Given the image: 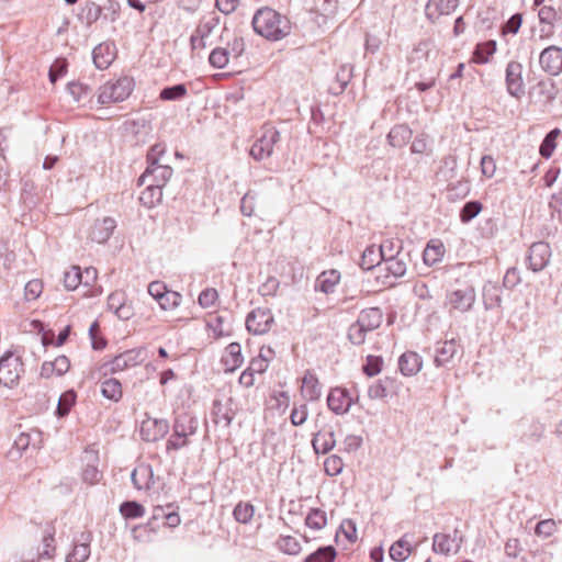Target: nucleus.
Here are the masks:
<instances>
[{"mask_svg":"<svg viewBox=\"0 0 562 562\" xmlns=\"http://www.w3.org/2000/svg\"><path fill=\"white\" fill-rule=\"evenodd\" d=\"M251 23L257 34L270 41H280L291 32L290 20L271 8L257 10Z\"/></svg>","mask_w":562,"mask_h":562,"instance_id":"obj_1","label":"nucleus"},{"mask_svg":"<svg viewBox=\"0 0 562 562\" xmlns=\"http://www.w3.org/2000/svg\"><path fill=\"white\" fill-rule=\"evenodd\" d=\"M475 299V289L469 282H463L459 286L449 290L446 295V306L449 315L470 312L474 306Z\"/></svg>","mask_w":562,"mask_h":562,"instance_id":"obj_2","label":"nucleus"},{"mask_svg":"<svg viewBox=\"0 0 562 562\" xmlns=\"http://www.w3.org/2000/svg\"><path fill=\"white\" fill-rule=\"evenodd\" d=\"M24 373V363L19 356L7 351L0 357V384L5 387L15 386Z\"/></svg>","mask_w":562,"mask_h":562,"instance_id":"obj_3","label":"nucleus"},{"mask_svg":"<svg viewBox=\"0 0 562 562\" xmlns=\"http://www.w3.org/2000/svg\"><path fill=\"white\" fill-rule=\"evenodd\" d=\"M133 90V79L130 77H121L113 82H106L101 87L98 95L100 104L124 101Z\"/></svg>","mask_w":562,"mask_h":562,"instance_id":"obj_4","label":"nucleus"},{"mask_svg":"<svg viewBox=\"0 0 562 562\" xmlns=\"http://www.w3.org/2000/svg\"><path fill=\"white\" fill-rule=\"evenodd\" d=\"M280 140V132L274 127L266 128L261 137L258 138L250 148V156L260 161L270 157L274 145Z\"/></svg>","mask_w":562,"mask_h":562,"instance_id":"obj_5","label":"nucleus"},{"mask_svg":"<svg viewBox=\"0 0 562 562\" xmlns=\"http://www.w3.org/2000/svg\"><path fill=\"white\" fill-rule=\"evenodd\" d=\"M273 324L274 317L268 307H257L246 317L247 330L254 335L268 333Z\"/></svg>","mask_w":562,"mask_h":562,"instance_id":"obj_6","label":"nucleus"},{"mask_svg":"<svg viewBox=\"0 0 562 562\" xmlns=\"http://www.w3.org/2000/svg\"><path fill=\"white\" fill-rule=\"evenodd\" d=\"M522 70V65L516 60L509 61L505 70L506 90L509 95L517 99H520L526 92Z\"/></svg>","mask_w":562,"mask_h":562,"instance_id":"obj_7","label":"nucleus"},{"mask_svg":"<svg viewBox=\"0 0 562 562\" xmlns=\"http://www.w3.org/2000/svg\"><path fill=\"white\" fill-rule=\"evenodd\" d=\"M552 256L551 247L546 241L533 243L529 249L526 261L528 268L533 272L542 271L549 263Z\"/></svg>","mask_w":562,"mask_h":562,"instance_id":"obj_8","label":"nucleus"},{"mask_svg":"<svg viewBox=\"0 0 562 562\" xmlns=\"http://www.w3.org/2000/svg\"><path fill=\"white\" fill-rule=\"evenodd\" d=\"M541 69L550 76L562 72V48L555 45L546 47L539 55Z\"/></svg>","mask_w":562,"mask_h":562,"instance_id":"obj_9","label":"nucleus"},{"mask_svg":"<svg viewBox=\"0 0 562 562\" xmlns=\"http://www.w3.org/2000/svg\"><path fill=\"white\" fill-rule=\"evenodd\" d=\"M169 422L164 418H148L142 423L140 436L143 440L155 442L169 432Z\"/></svg>","mask_w":562,"mask_h":562,"instance_id":"obj_10","label":"nucleus"},{"mask_svg":"<svg viewBox=\"0 0 562 562\" xmlns=\"http://www.w3.org/2000/svg\"><path fill=\"white\" fill-rule=\"evenodd\" d=\"M144 349H130L114 357L113 360L106 366L110 367L109 370L112 373H115L138 366L144 361Z\"/></svg>","mask_w":562,"mask_h":562,"instance_id":"obj_11","label":"nucleus"},{"mask_svg":"<svg viewBox=\"0 0 562 562\" xmlns=\"http://www.w3.org/2000/svg\"><path fill=\"white\" fill-rule=\"evenodd\" d=\"M353 403V398L345 387H334L327 396V406L336 415L347 414Z\"/></svg>","mask_w":562,"mask_h":562,"instance_id":"obj_12","label":"nucleus"},{"mask_svg":"<svg viewBox=\"0 0 562 562\" xmlns=\"http://www.w3.org/2000/svg\"><path fill=\"white\" fill-rule=\"evenodd\" d=\"M172 168L168 165L147 166L144 173L139 177V183L147 182L164 187L172 176Z\"/></svg>","mask_w":562,"mask_h":562,"instance_id":"obj_13","label":"nucleus"},{"mask_svg":"<svg viewBox=\"0 0 562 562\" xmlns=\"http://www.w3.org/2000/svg\"><path fill=\"white\" fill-rule=\"evenodd\" d=\"M199 422L196 417L192 416L189 413H181L175 417L172 430L175 431V437L188 438L196 432Z\"/></svg>","mask_w":562,"mask_h":562,"instance_id":"obj_14","label":"nucleus"},{"mask_svg":"<svg viewBox=\"0 0 562 562\" xmlns=\"http://www.w3.org/2000/svg\"><path fill=\"white\" fill-rule=\"evenodd\" d=\"M83 461L86 464L81 473L82 481L90 485L97 484L102 477V474L98 469V453L94 450H86Z\"/></svg>","mask_w":562,"mask_h":562,"instance_id":"obj_15","label":"nucleus"},{"mask_svg":"<svg viewBox=\"0 0 562 562\" xmlns=\"http://www.w3.org/2000/svg\"><path fill=\"white\" fill-rule=\"evenodd\" d=\"M115 227L116 222L112 217H103L102 220H97L91 227L89 237L92 241L103 244L111 237Z\"/></svg>","mask_w":562,"mask_h":562,"instance_id":"obj_16","label":"nucleus"},{"mask_svg":"<svg viewBox=\"0 0 562 562\" xmlns=\"http://www.w3.org/2000/svg\"><path fill=\"white\" fill-rule=\"evenodd\" d=\"M336 445L335 432L331 427H324L313 435L312 446L316 453L326 454Z\"/></svg>","mask_w":562,"mask_h":562,"instance_id":"obj_17","label":"nucleus"},{"mask_svg":"<svg viewBox=\"0 0 562 562\" xmlns=\"http://www.w3.org/2000/svg\"><path fill=\"white\" fill-rule=\"evenodd\" d=\"M458 7V0H429L425 7V15L431 21L436 20L442 14H449Z\"/></svg>","mask_w":562,"mask_h":562,"instance_id":"obj_18","label":"nucleus"},{"mask_svg":"<svg viewBox=\"0 0 562 562\" xmlns=\"http://www.w3.org/2000/svg\"><path fill=\"white\" fill-rule=\"evenodd\" d=\"M221 362L225 372H234L241 367L244 357L241 355V347L238 342H231L222 356Z\"/></svg>","mask_w":562,"mask_h":562,"instance_id":"obj_19","label":"nucleus"},{"mask_svg":"<svg viewBox=\"0 0 562 562\" xmlns=\"http://www.w3.org/2000/svg\"><path fill=\"white\" fill-rule=\"evenodd\" d=\"M43 442V435L37 429L21 432L14 440L13 448L19 452L25 451L29 447L38 449Z\"/></svg>","mask_w":562,"mask_h":562,"instance_id":"obj_20","label":"nucleus"},{"mask_svg":"<svg viewBox=\"0 0 562 562\" xmlns=\"http://www.w3.org/2000/svg\"><path fill=\"white\" fill-rule=\"evenodd\" d=\"M302 396L307 401H317L322 395V385L317 376L311 371H306L302 379Z\"/></svg>","mask_w":562,"mask_h":562,"instance_id":"obj_21","label":"nucleus"},{"mask_svg":"<svg viewBox=\"0 0 562 562\" xmlns=\"http://www.w3.org/2000/svg\"><path fill=\"white\" fill-rule=\"evenodd\" d=\"M459 344L454 339L438 344L435 355V364L437 367L447 366L457 355Z\"/></svg>","mask_w":562,"mask_h":562,"instance_id":"obj_22","label":"nucleus"},{"mask_svg":"<svg viewBox=\"0 0 562 562\" xmlns=\"http://www.w3.org/2000/svg\"><path fill=\"white\" fill-rule=\"evenodd\" d=\"M422 358L413 351L404 352L398 359V367L403 375L412 376L422 369Z\"/></svg>","mask_w":562,"mask_h":562,"instance_id":"obj_23","label":"nucleus"},{"mask_svg":"<svg viewBox=\"0 0 562 562\" xmlns=\"http://www.w3.org/2000/svg\"><path fill=\"white\" fill-rule=\"evenodd\" d=\"M361 326L366 327L369 331L379 328L383 322V312L379 307H370L362 310L357 319Z\"/></svg>","mask_w":562,"mask_h":562,"instance_id":"obj_24","label":"nucleus"},{"mask_svg":"<svg viewBox=\"0 0 562 562\" xmlns=\"http://www.w3.org/2000/svg\"><path fill=\"white\" fill-rule=\"evenodd\" d=\"M55 527L52 522L46 524L43 536V551L38 553L36 561L34 559L24 560L23 562H40L41 559H52L55 552Z\"/></svg>","mask_w":562,"mask_h":562,"instance_id":"obj_25","label":"nucleus"},{"mask_svg":"<svg viewBox=\"0 0 562 562\" xmlns=\"http://www.w3.org/2000/svg\"><path fill=\"white\" fill-rule=\"evenodd\" d=\"M211 416L215 425L228 428L234 418V413L229 406H225L220 401H214Z\"/></svg>","mask_w":562,"mask_h":562,"instance_id":"obj_26","label":"nucleus"},{"mask_svg":"<svg viewBox=\"0 0 562 562\" xmlns=\"http://www.w3.org/2000/svg\"><path fill=\"white\" fill-rule=\"evenodd\" d=\"M339 280L340 274L337 270L324 271L317 277L315 289L326 294L333 293Z\"/></svg>","mask_w":562,"mask_h":562,"instance_id":"obj_27","label":"nucleus"},{"mask_svg":"<svg viewBox=\"0 0 562 562\" xmlns=\"http://www.w3.org/2000/svg\"><path fill=\"white\" fill-rule=\"evenodd\" d=\"M483 303L486 310H493L495 307H501L502 305V290L501 288L493 283L487 282L483 286Z\"/></svg>","mask_w":562,"mask_h":562,"instance_id":"obj_28","label":"nucleus"},{"mask_svg":"<svg viewBox=\"0 0 562 562\" xmlns=\"http://www.w3.org/2000/svg\"><path fill=\"white\" fill-rule=\"evenodd\" d=\"M407 537H408V535H404L401 539H398L391 546L389 553H390V558L393 561L403 562L412 553V550H413L412 543L407 539Z\"/></svg>","mask_w":562,"mask_h":562,"instance_id":"obj_29","label":"nucleus"},{"mask_svg":"<svg viewBox=\"0 0 562 562\" xmlns=\"http://www.w3.org/2000/svg\"><path fill=\"white\" fill-rule=\"evenodd\" d=\"M93 63L99 69H106L114 59V54L109 44H99L92 50Z\"/></svg>","mask_w":562,"mask_h":562,"instance_id":"obj_30","label":"nucleus"},{"mask_svg":"<svg viewBox=\"0 0 562 562\" xmlns=\"http://www.w3.org/2000/svg\"><path fill=\"white\" fill-rule=\"evenodd\" d=\"M412 135L413 132L407 125L400 124L392 127V130L387 134V140L389 144L393 147H403L408 143Z\"/></svg>","mask_w":562,"mask_h":562,"instance_id":"obj_31","label":"nucleus"},{"mask_svg":"<svg viewBox=\"0 0 562 562\" xmlns=\"http://www.w3.org/2000/svg\"><path fill=\"white\" fill-rule=\"evenodd\" d=\"M409 260V254L404 252L392 259H385V270L395 278L403 277L407 270V263Z\"/></svg>","mask_w":562,"mask_h":562,"instance_id":"obj_32","label":"nucleus"},{"mask_svg":"<svg viewBox=\"0 0 562 562\" xmlns=\"http://www.w3.org/2000/svg\"><path fill=\"white\" fill-rule=\"evenodd\" d=\"M445 255L443 244L439 240H430L423 252V260L427 266L439 262Z\"/></svg>","mask_w":562,"mask_h":562,"instance_id":"obj_33","label":"nucleus"},{"mask_svg":"<svg viewBox=\"0 0 562 562\" xmlns=\"http://www.w3.org/2000/svg\"><path fill=\"white\" fill-rule=\"evenodd\" d=\"M101 394L112 402H119L123 396L121 382L114 378L102 381Z\"/></svg>","mask_w":562,"mask_h":562,"instance_id":"obj_34","label":"nucleus"},{"mask_svg":"<svg viewBox=\"0 0 562 562\" xmlns=\"http://www.w3.org/2000/svg\"><path fill=\"white\" fill-rule=\"evenodd\" d=\"M153 477V471L150 467L140 465L133 470L131 474V480L135 488L137 490H148L149 480Z\"/></svg>","mask_w":562,"mask_h":562,"instance_id":"obj_35","label":"nucleus"},{"mask_svg":"<svg viewBox=\"0 0 562 562\" xmlns=\"http://www.w3.org/2000/svg\"><path fill=\"white\" fill-rule=\"evenodd\" d=\"M378 248L383 260L404 254L403 241L398 238L385 239Z\"/></svg>","mask_w":562,"mask_h":562,"instance_id":"obj_36","label":"nucleus"},{"mask_svg":"<svg viewBox=\"0 0 562 562\" xmlns=\"http://www.w3.org/2000/svg\"><path fill=\"white\" fill-rule=\"evenodd\" d=\"M162 188L159 184L148 183L142 192L139 201L147 207H153L162 200Z\"/></svg>","mask_w":562,"mask_h":562,"instance_id":"obj_37","label":"nucleus"},{"mask_svg":"<svg viewBox=\"0 0 562 562\" xmlns=\"http://www.w3.org/2000/svg\"><path fill=\"white\" fill-rule=\"evenodd\" d=\"M383 261V258H381V254L379 251V248L374 245L369 246L364 249L361 256L360 260V267L363 270H371L374 267L379 266Z\"/></svg>","mask_w":562,"mask_h":562,"instance_id":"obj_38","label":"nucleus"},{"mask_svg":"<svg viewBox=\"0 0 562 562\" xmlns=\"http://www.w3.org/2000/svg\"><path fill=\"white\" fill-rule=\"evenodd\" d=\"M336 555L337 551L333 546H325L308 554L304 562H334Z\"/></svg>","mask_w":562,"mask_h":562,"instance_id":"obj_39","label":"nucleus"},{"mask_svg":"<svg viewBox=\"0 0 562 562\" xmlns=\"http://www.w3.org/2000/svg\"><path fill=\"white\" fill-rule=\"evenodd\" d=\"M496 52V42L487 41L485 43L477 44L473 53V60L476 64H486L488 57Z\"/></svg>","mask_w":562,"mask_h":562,"instance_id":"obj_40","label":"nucleus"},{"mask_svg":"<svg viewBox=\"0 0 562 562\" xmlns=\"http://www.w3.org/2000/svg\"><path fill=\"white\" fill-rule=\"evenodd\" d=\"M77 400V393L74 390H68L64 392L58 400V405L56 409V415L58 417H65L71 411V407L75 405Z\"/></svg>","mask_w":562,"mask_h":562,"instance_id":"obj_41","label":"nucleus"},{"mask_svg":"<svg viewBox=\"0 0 562 562\" xmlns=\"http://www.w3.org/2000/svg\"><path fill=\"white\" fill-rule=\"evenodd\" d=\"M220 24V16L216 14H209L203 16L195 29L194 33L199 34L200 37H209L214 29Z\"/></svg>","mask_w":562,"mask_h":562,"instance_id":"obj_42","label":"nucleus"},{"mask_svg":"<svg viewBox=\"0 0 562 562\" xmlns=\"http://www.w3.org/2000/svg\"><path fill=\"white\" fill-rule=\"evenodd\" d=\"M255 514V507L249 502H239L234 510L233 516L236 521L240 524H248L251 521Z\"/></svg>","mask_w":562,"mask_h":562,"instance_id":"obj_43","label":"nucleus"},{"mask_svg":"<svg viewBox=\"0 0 562 562\" xmlns=\"http://www.w3.org/2000/svg\"><path fill=\"white\" fill-rule=\"evenodd\" d=\"M560 134L561 131L559 128H553L544 136L539 148V153L543 158L548 159L552 156L557 147L555 140Z\"/></svg>","mask_w":562,"mask_h":562,"instance_id":"obj_44","label":"nucleus"},{"mask_svg":"<svg viewBox=\"0 0 562 562\" xmlns=\"http://www.w3.org/2000/svg\"><path fill=\"white\" fill-rule=\"evenodd\" d=\"M187 94V86L184 83H178L164 88L159 93V98L164 101H176L183 99Z\"/></svg>","mask_w":562,"mask_h":562,"instance_id":"obj_45","label":"nucleus"},{"mask_svg":"<svg viewBox=\"0 0 562 562\" xmlns=\"http://www.w3.org/2000/svg\"><path fill=\"white\" fill-rule=\"evenodd\" d=\"M326 524V513L319 508H312L305 518V525L314 530L323 529Z\"/></svg>","mask_w":562,"mask_h":562,"instance_id":"obj_46","label":"nucleus"},{"mask_svg":"<svg viewBox=\"0 0 562 562\" xmlns=\"http://www.w3.org/2000/svg\"><path fill=\"white\" fill-rule=\"evenodd\" d=\"M67 90L76 102H82L92 95V89L82 82H69Z\"/></svg>","mask_w":562,"mask_h":562,"instance_id":"obj_47","label":"nucleus"},{"mask_svg":"<svg viewBox=\"0 0 562 562\" xmlns=\"http://www.w3.org/2000/svg\"><path fill=\"white\" fill-rule=\"evenodd\" d=\"M120 513L127 519H134L144 516L145 508L135 501H126L121 504Z\"/></svg>","mask_w":562,"mask_h":562,"instance_id":"obj_48","label":"nucleus"},{"mask_svg":"<svg viewBox=\"0 0 562 562\" xmlns=\"http://www.w3.org/2000/svg\"><path fill=\"white\" fill-rule=\"evenodd\" d=\"M453 539L447 533H436L432 541V550L436 553L449 554L452 551Z\"/></svg>","mask_w":562,"mask_h":562,"instance_id":"obj_49","label":"nucleus"},{"mask_svg":"<svg viewBox=\"0 0 562 562\" xmlns=\"http://www.w3.org/2000/svg\"><path fill=\"white\" fill-rule=\"evenodd\" d=\"M367 333L369 330L356 321L349 326L348 340L355 346H360L366 341Z\"/></svg>","mask_w":562,"mask_h":562,"instance_id":"obj_50","label":"nucleus"},{"mask_svg":"<svg viewBox=\"0 0 562 562\" xmlns=\"http://www.w3.org/2000/svg\"><path fill=\"white\" fill-rule=\"evenodd\" d=\"M229 54L228 48H214L209 56V61L214 68L222 69L228 64Z\"/></svg>","mask_w":562,"mask_h":562,"instance_id":"obj_51","label":"nucleus"},{"mask_svg":"<svg viewBox=\"0 0 562 562\" xmlns=\"http://www.w3.org/2000/svg\"><path fill=\"white\" fill-rule=\"evenodd\" d=\"M351 77H352L351 66L342 65L336 74V82L338 83V89L331 88L333 92L335 94L341 93L348 86Z\"/></svg>","mask_w":562,"mask_h":562,"instance_id":"obj_52","label":"nucleus"},{"mask_svg":"<svg viewBox=\"0 0 562 562\" xmlns=\"http://www.w3.org/2000/svg\"><path fill=\"white\" fill-rule=\"evenodd\" d=\"M83 274L79 267L74 266L64 274V284L67 290H75L82 282Z\"/></svg>","mask_w":562,"mask_h":562,"instance_id":"obj_53","label":"nucleus"},{"mask_svg":"<svg viewBox=\"0 0 562 562\" xmlns=\"http://www.w3.org/2000/svg\"><path fill=\"white\" fill-rule=\"evenodd\" d=\"M90 555V546L87 542L77 543L67 555L66 562H85Z\"/></svg>","mask_w":562,"mask_h":562,"instance_id":"obj_54","label":"nucleus"},{"mask_svg":"<svg viewBox=\"0 0 562 562\" xmlns=\"http://www.w3.org/2000/svg\"><path fill=\"white\" fill-rule=\"evenodd\" d=\"M482 204L479 201L467 202L460 211V220L462 223L472 221L482 210Z\"/></svg>","mask_w":562,"mask_h":562,"instance_id":"obj_55","label":"nucleus"},{"mask_svg":"<svg viewBox=\"0 0 562 562\" xmlns=\"http://www.w3.org/2000/svg\"><path fill=\"white\" fill-rule=\"evenodd\" d=\"M344 461L339 456L331 454L324 461V470L327 475L336 476L342 472Z\"/></svg>","mask_w":562,"mask_h":562,"instance_id":"obj_56","label":"nucleus"},{"mask_svg":"<svg viewBox=\"0 0 562 562\" xmlns=\"http://www.w3.org/2000/svg\"><path fill=\"white\" fill-rule=\"evenodd\" d=\"M258 198V193L255 191L249 190L245 195L241 198L240 201V212L245 216H251L255 213V204L256 200Z\"/></svg>","mask_w":562,"mask_h":562,"instance_id":"obj_57","label":"nucleus"},{"mask_svg":"<svg viewBox=\"0 0 562 562\" xmlns=\"http://www.w3.org/2000/svg\"><path fill=\"white\" fill-rule=\"evenodd\" d=\"M279 549L286 554H297L301 550V544L296 538L286 536L280 538L278 541Z\"/></svg>","mask_w":562,"mask_h":562,"instance_id":"obj_58","label":"nucleus"},{"mask_svg":"<svg viewBox=\"0 0 562 562\" xmlns=\"http://www.w3.org/2000/svg\"><path fill=\"white\" fill-rule=\"evenodd\" d=\"M558 529V526L553 519H544L537 524L535 532L539 537L549 538Z\"/></svg>","mask_w":562,"mask_h":562,"instance_id":"obj_59","label":"nucleus"},{"mask_svg":"<svg viewBox=\"0 0 562 562\" xmlns=\"http://www.w3.org/2000/svg\"><path fill=\"white\" fill-rule=\"evenodd\" d=\"M383 359L378 356H368L367 362L363 366V372L369 376L379 374L382 370Z\"/></svg>","mask_w":562,"mask_h":562,"instance_id":"obj_60","label":"nucleus"},{"mask_svg":"<svg viewBox=\"0 0 562 562\" xmlns=\"http://www.w3.org/2000/svg\"><path fill=\"white\" fill-rule=\"evenodd\" d=\"M67 71V61L64 58L56 59L49 68L48 77L52 83H55Z\"/></svg>","mask_w":562,"mask_h":562,"instance_id":"obj_61","label":"nucleus"},{"mask_svg":"<svg viewBox=\"0 0 562 562\" xmlns=\"http://www.w3.org/2000/svg\"><path fill=\"white\" fill-rule=\"evenodd\" d=\"M308 417V408L306 404H301L300 406H294L292 408L290 420L293 426L303 425Z\"/></svg>","mask_w":562,"mask_h":562,"instance_id":"obj_62","label":"nucleus"},{"mask_svg":"<svg viewBox=\"0 0 562 562\" xmlns=\"http://www.w3.org/2000/svg\"><path fill=\"white\" fill-rule=\"evenodd\" d=\"M448 190L452 196L463 199L470 192V182L468 180H459L454 183H449Z\"/></svg>","mask_w":562,"mask_h":562,"instance_id":"obj_63","label":"nucleus"},{"mask_svg":"<svg viewBox=\"0 0 562 562\" xmlns=\"http://www.w3.org/2000/svg\"><path fill=\"white\" fill-rule=\"evenodd\" d=\"M42 291L43 283L37 279L31 280L24 286L25 299L27 301H34L41 295Z\"/></svg>","mask_w":562,"mask_h":562,"instance_id":"obj_64","label":"nucleus"}]
</instances>
